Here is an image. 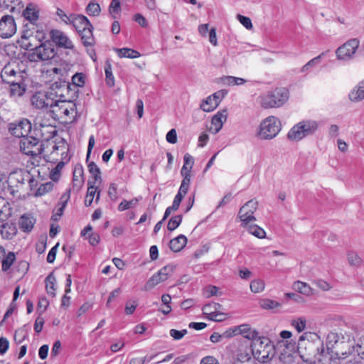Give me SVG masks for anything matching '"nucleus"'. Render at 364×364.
Segmentation results:
<instances>
[{"label": "nucleus", "instance_id": "f257e3e1", "mask_svg": "<svg viewBox=\"0 0 364 364\" xmlns=\"http://www.w3.org/2000/svg\"><path fill=\"white\" fill-rule=\"evenodd\" d=\"M317 121L307 119L294 125L287 134V138L292 141H299L305 137L314 135L318 129Z\"/></svg>", "mask_w": 364, "mask_h": 364}, {"label": "nucleus", "instance_id": "f03ea898", "mask_svg": "<svg viewBox=\"0 0 364 364\" xmlns=\"http://www.w3.org/2000/svg\"><path fill=\"white\" fill-rule=\"evenodd\" d=\"M61 96L60 98H62ZM52 113L58 119L63 120L65 122H73L77 117V103L75 100H55L53 106L51 107Z\"/></svg>", "mask_w": 364, "mask_h": 364}, {"label": "nucleus", "instance_id": "7ed1b4c3", "mask_svg": "<svg viewBox=\"0 0 364 364\" xmlns=\"http://www.w3.org/2000/svg\"><path fill=\"white\" fill-rule=\"evenodd\" d=\"M50 43L46 41L44 43H38L36 48L33 47L27 52L23 53L22 58H26L30 62L46 61L52 60L58 56V50L56 48L50 47Z\"/></svg>", "mask_w": 364, "mask_h": 364}, {"label": "nucleus", "instance_id": "20e7f679", "mask_svg": "<svg viewBox=\"0 0 364 364\" xmlns=\"http://www.w3.org/2000/svg\"><path fill=\"white\" fill-rule=\"evenodd\" d=\"M281 131V122L274 116H269L263 119L257 132V136L262 140H271Z\"/></svg>", "mask_w": 364, "mask_h": 364}, {"label": "nucleus", "instance_id": "39448f33", "mask_svg": "<svg viewBox=\"0 0 364 364\" xmlns=\"http://www.w3.org/2000/svg\"><path fill=\"white\" fill-rule=\"evenodd\" d=\"M31 183L33 178L30 173L23 169H18L12 171L8 177L7 183L9 190L11 194L18 191V188L22 186L25 182Z\"/></svg>", "mask_w": 364, "mask_h": 364}, {"label": "nucleus", "instance_id": "423d86ee", "mask_svg": "<svg viewBox=\"0 0 364 364\" xmlns=\"http://www.w3.org/2000/svg\"><path fill=\"white\" fill-rule=\"evenodd\" d=\"M39 139L34 136H26L20 141L21 151L33 157L41 155L43 151V144L39 143Z\"/></svg>", "mask_w": 364, "mask_h": 364}, {"label": "nucleus", "instance_id": "0eeeda50", "mask_svg": "<svg viewBox=\"0 0 364 364\" xmlns=\"http://www.w3.org/2000/svg\"><path fill=\"white\" fill-rule=\"evenodd\" d=\"M289 99L288 92H264L261 97V106L274 108L282 106Z\"/></svg>", "mask_w": 364, "mask_h": 364}, {"label": "nucleus", "instance_id": "6e6552de", "mask_svg": "<svg viewBox=\"0 0 364 364\" xmlns=\"http://www.w3.org/2000/svg\"><path fill=\"white\" fill-rule=\"evenodd\" d=\"M257 200H250L240 208L238 217L242 227H247L250 223L256 220L254 213L257 209Z\"/></svg>", "mask_w": 364, "mask_h": 364}, {"label": "nucleus", "instance_id": "1a4fd4ad", "mask_svg": "<svg viewBox=\"0 0 364 364\" xmlns=\"http://www.w3.org/2000/svg\"><path fill=\"white\" fill-rule=\"evenodd\" d=\"M50 39L48 40L50 43V47L55 46L58 48H63L66 49L73 50L75 46L70 39L63 31L58 29H51L49 32Z\"/></svg>", "mask_w": 364, "mask_h": 364}, {"label": "nucleus", "instance_id": "9d476101", "mask_svg": "<svg viewBox=\"0 0 364 364\" xmlns=\"http://www.w3.org/2000/svg\"><path fill=\"white\" fill-rule=\"evenodd\" d=\"M237 335H242L244 338L252 340V341L259 337V333L246 323L230 328L225 331V336L227 338H231Z\"/></svg>", "mask_w": 364, "mask_h": 364}, {"label": "nucleus", "instance_id": "9b49d317", "mask_svg": "<svg viewBox=\"0 0 364 364\" xmlns=\"http://www.w3.org/2000/svg\"><path fill=\"white\" fill-rule=\"evenodd\" d=\"M263 341L258 337L256 340L252 341L250 350L255 359L262 362L267 363L269 359V353L268 349L271 348L268 343L263 345Z\"/></svg>", "mask_w": 364, "mask_h": 364}, {"label": "nucleus", "instance_id": "f8f14e48", "mask_svg": "<svg viewBox=\"0 0 364 364\" xmlns=\"http://www.w3.org/2000/svg\"><path fill=\"white\" fill-rule=\"evenodd\" d=\"M17 31L15 19L11 15H4L0 19V37L6 39L12 37Z\"/></svg>", "mask_w": 364, "mask_h": 364}, {"label": "nucleus", "instance_id": "ddd939ff", "mask_svg": "<svg viewBox=\"0 0 364 364\" xmlns=\"http://www.w3.org/2000/svg\"><path fill=\"white\" fill-rule=\"evenodd\" d=\"M358 38H352L338 47L336 50V57L338 60H349L355 54L359 46Z\"/></svg>", "mask_w": 364, "mask_h": 364}, {"label": "nucleus", "instance_id": "4468645a", "mask_svg": "<svg viewBox=\"0 0 364 364\" xmlns=\"http://www.w3.org/2000/svg\"><path fill=\"white\" fill-rule=\"evenodd\" d=\"M346 345L345 338L343 336H340L338 333L331 331L326 336V347L328 350L335 353L337 355L339 354H346V352L341 351L342 346Z\"/></svg>", "mask_w": 364, "mask_h": 364}, {"label": "nucleus", "instance_id": "2eb2a0df", "mask_svg": "<svg viewBox=\"0 0 364 364\" xmlns=\"http://www.w3.org/2000/svg\"><path fill=\"white\" fill-rule=\"evenodd\" d=\"M56 92H35L31 97V103L38 109L53 107Z\"/></svg>", "mask_w": 364, "mask_h": 364}, {"label": "nucleus", "instance_id": "dca6fc26", "mask_svg": "<svg viewBox=\"0 0 364 364\" xmlns=\"http://www.w3.org/2000/svg\"><path fill=\"white\" fill-rule=\"evenodd\" d=\"M68 21L73 25L77 32H82L85 28L94 29L90 20L82 14H70Z\"/></svg>", "mask_w": 364, "mask_h": 364}, {"label": "nucleus", "instance_id": "f3484780", "mask_svg": "<svg viewBox=\"0 0 364 364\" xmlns=\"http://www.w3.org/2000/svg\"><path fill=\"white\" fill-rule=\"evenodd\" d=\"M10 130L14 136L23 139L28 136L31 130V124L30 121L24 119L18 123L14 124V127H11Z\"/></svg>", "mask_w": 364, "mask_h": 364}, {"label": "nucleus", "instance_id": "a211bd4d", "mask_svg": "<svg viewBox=\"0 0 364 364\" xmlns=\"http://www.w3.org/2000/svg\"><path fill=\"white\" fill-rule=\"evenodd\" d=\"M16 43L21 49L26 51L31 50L34 46L36 48V45L38 43V40L34 38V34L32 35V33L28 30L21 32V38L17 40Z\"/></svg>", "mask_w": 364, "mask_h": 364}, {"label": "nucleus", "instance_id": "6ab92c4d", "mask_svg": "<svg viewBox=\"0 0 364 364\" xmlns=\"http://www.w3.org/2000/svg\"><path fill=\"white\" fill-rule=\"evenodd\" d=\"M34 133L39 140L48 141L57 134L56 127L50 125H42L35 127Z\"/></svg>", "mask_w": 364, "mask_h": 364}, {"label": "nucleus", "instance_id": "aec40b11", "mask_svg": "<svg viewBox=\"0 0 364 364\" xmlns=\"http://www.w3.org/2000/svg\"><path fill=\"white\" fill-rule=\"evenodd\" d=\"M222 93L223 92H213V95L208 97L200 105L201 109L207 112L214 110L223 97V95H221Z\"/></svg>", "mask_w": 364, "mask_h": 364}, {"label": "nucleus", "instance_id": "412c9836", "mask_svg": "<svg viewBox=\"0 0 364 364\" xmlns=\"http://www.w3.org/2000/svg\"><path fill=\"white\" fill-rule=\"evenodd\" d=\"M95 184L96 183L95 181H89L87 183V186H88L87 191V194L85 197V201H84L85 205L86 207H89L92 205L95 195H96V199H95L96 203H97L98 200H100V191H97V187L96 186Z\"/></svg>", "mask_w": 364, "mask_h": 364}, {"label": "nucleus", "instance_id": "4be33fe9", "mask_svg": "<svg viewBox=\"0 0 364 364\" xmlns=\"http://www.w3.org/2000/svg\"><path fill=\"white\" fill-rule=\"evenodd\" d=\"M84 184V173L81 166H76L73 171V186L74 191L78 192Z\"/></svg>", "mask_w": 364, "mask_h": 364}, {"label": "nucleus", "instance_id": "5701e85b", "mask_svg": "<svg viewBox=\"0 0 364 364\" xmlns=\"http://www.w3.org/2000/svg\"><path fill=\"white\" fill-rule=\"evenodd\" d=\"M227 111L223 110L221 112H218L215 115L213 116L211 120V127L210 129L214 132V133H218L223 127V124L227 120Z\"/></svg>", "mask_w": 364, "mask_h": 364}, {"label": "nucleus", "instance_id": "b1692460", "mask_svg": "<svg viewBox=\"0 0 364 364\" xmlns=\"http://www.w3.org/2000/svg\"><path fill=\"white\" fill-rule=\"evenodd\" d=\"M221 305L218 303H210L205 304L203 307V313L209 315V318L213 321H220V318H218V316L222 315L221 314H218V311L220 309Z\"/></svg>", "mask_w": 364, "mask_h": 364}, {"label": "nucleus", "instance_id": "393cba45", "mask_svg": "<svg viewBox=\"0 0 364 364\" xmlns=\"http://www.w3.org/2000/svg\"><path fill=\"white\" fill-rule=\"evenodd\" d=\"M22 16L29 22L36 23L39 18V11L33 4L29 3L23 10Z\"/></svg>", "mask_w": 364, "mask_h": 364}, {"label": "nucleus", "instance_id": "a878e982", "mask_svg": "<svg viewBox=\"0 0 364 364\" xmlns=\"http://www.w3.org/2000/svg\"><path fill=\"white\" fill-rule=\"evenodd\" d=\"M16 232L17 228L14 223H6L0 226V234L4 239H12L16 235Z\"/></svg>", "mask_w": 364, "mask_h": 364}, {"label": "nucleus", "instance_id": "bb28decb", "mask_svg": "<svg viewBox=\"0 0 364 364\" xmlns=\"http://www.w3.org/2000/svg\"><path fill=\"white\" fill-rule=\"evenodd\" d=\"M252 353L250 348L245 347L244 348H240L236 355V358L233 363H246L249 361H255V358L252 357Z\"/></svg>", "mask_w": 364, "mask_h": 364}, {"label": "nucleus", "instance_id": "cd10ccee", "mask_svg": "<svg viewBox=\"0 0 364 364\" xmlns=\"http://www.w3.org/2000/svg\"><path fill=\"white\" fill-rule=\"evenodd\" d=\"M186 244L187 237L183 235H180L170 241L169 247L172 251L177 252L183 249Z\"/></svg>", "mask_w": 364, "mask_h": 364}, {"label": "nucleus", "instance_id": "c85d7f7f", "mask_svg": "<svg viewBox=\"0 0 364 364\" xmlns=\"http://www.w3.org/2000/svg\"><path fill=\"white\" fill-rule=\"evenodd\" d=\"M81 38L82 43L85 47L92 46L95 45V38L93 36V29L89 28L83 30L82 32L77 33Z\"/></svg>", "mask_w": 364, "mask_h": 364}, {"label": "nucleus", "instance_id": "c756f323", "mask_svg": "<svg viewBox=\"0 0 364 364\" xmlns=\"http://www.w3.org/2000/svg\"><path fill=\"white\" fill-rule=\"evenodd\" d=\"M184 164L181 170L183 178H191V171L193 165V159L189 154H186L183 157Z\"/></svg>", "mask_w": 364, "mask_h": 364}, {"label": "nucleus", "instance_id": "7c9ffc66", "mask_svg": "<svg viewBox=\"0 0 364 364\" xmlns=\"http://www.w3.org/2000/svg\"><path fill=\"white\" fill-rule=\"evenodd\" d=\"M35 223V219L28 215L24 214L19 219V227L23 232H30Z\"/></svg>", "mask_w": 364, "mask_h": 364}, {"label": "nucleus", "instance_id": "2f4dec72", "mask_svg": "<svg viewBox=\"0 0 364 364\" xmlns=\"http://www.w3.org/2000/svg\"><path fill=\"white\" fill-rule=\"evenodd\" d=\"M114 50L119 58L134 59L139 58L141 55L139 52L137 50L129 48H114Z\"/></svg>", "mask_w": 364, "mask_h": 364}, {"label": "nucleus", "instance_id": "473e14b6", "mask_svg": "<svg viewBox=\"0 0 364 364\" xmlns=\"http://www.w3.org/2000/svg\"><path fill=\"white\" fill-rule=\"evenodd\" d=\"M294 290L306 296L313 294V290L309 284L301 281L294 282L292 286Z\"/></svg>", "mask_w": 364, "mask_h": 364}, {"label": "nucleus", "instance_id": "72a5a7b5", "mask_svg": "<svg viewBox=\"0 0 364 364\" xmlns=\"http://www.w3.org/2000/svg\"><path fill=\"white\" fill-rule=\"evenodd\" d=\"M11 215V210L9 203L0 196V222L6 220Z\"/></svg>", "mask_w": 364, "mask_h": 364}, {"label": "nucleus", "instance_id": "f704fd0d", "mask_svg": "<svg viewBox=\"0 0 364 364\" xmlns=\"http://www.w3.org/2000/svg\"><path fill=\"white\" fill-rule=\"evenodd\" d=\"M326 55V52H322L318 56L312 58L308 63H306L301 69V73H307L310 71L313 68L318 65L321 63L322 58Z\"/></svg>", "mask_w": 364, "mask_h": 364}, {"label": "nucleus", "instance_id": "c9c22d12", "mask_svg": "<svg viewBox=\"0 0 364 364\" xmlns=\"http://www.w3.org/2000/svg\"><path fill=\"white\" fill-rule=\"evenodd\" d=\"M55 283L56 279L53 273H50L46 278V289L47 293L52 296V297L55 296Z\"/></svg>", "mask_w": 364, "mask_h": 364}, {"label": "nucleus", "instance_id": "e433bc0d", "mask_svg": "<svg viewBox=\"0 0 364 364\" xmlns=\"http://www.w3.org/2000/svg\"><path fill=\"white\" fill-rule=\"evenodd\" d=\"M141 199L142 198L139 196L134 198L131 200H123L118 205V210L124 211L129 208H134Z\"/></svg>", "mask_w": 364, "mask_h": 364}, {"label": "nucleus", "instance_id": "4c0bfd02", "mask_svg": "<svg viewBox=\"0 0 364 364\" xmlns=\"http://www.w3.org/2000/svg\"><path fill=\"white\" fill-rule=\"evenodd\" d=\"M105 80L106 84L109 87H112L114 85V77L112 71V65L107 60L105 65Z\"/></svg>", "mask_w": 364, "mask_h": 364}, {"label": "nucleus", "instance_id": "58836bf2", "mask_svg": "<svg viewBox=\"0 0 364 364\" xmlns=\"http://www.w3.org/2000/svg\"><path fill=\"white\" fill-rule=\"evenodd\" d=\"M261 308L266 310H271L281 306V304L277 301L269 299H262L259 301Z\"/></svg>", "mask_w": 364, "mask_h": 364}, {"label": "nucleus", "instance_id": "ea45409f", "mask_svg": "<svg viewBox=\"0 0 364 364\" xmlns=\"http://www.w3.org/2000/svg\"><path fill=\"white\" fill-rule=\"evenodd\" d=\"M220 82L224 85H242L245 82V80L241 77H237L233 76H224L220 78Z\"/></svg>", "mask_w": 364, "mask_h": 364}, {"label": "nucleus", "instance_id": "a19ab883", "mask_svg": "<svg viewBox=\"0 0 364 364\" xmlns=\"http://www.w3.org/2000/svg\"><path fill=\"white\" fill-rule=\"evenodd\" d=\"M247 229V231L253 235L254 236L258 237V238H264L265 237L266 232L265 231L259 227L257 225H251L250 223L247 225V227H245Z\"/></svg>", "mask_w": 364, "mask_h": 364}, {"label": "nucleus", "instance_id": "79ce46f5", "mask_svg": "<svg viewBox=\"0 0 364 364\" xmlns=\"http://www.w3.org/2000/svg\"><path fill=\"white\" fill-rule=\"evenodd\" d=\"M164 282V280L162 279L161 275L159 274V273L154 274L146 283L144 286V289L146 291L151 289L154 288L156 285L159 284V283Z\"/></svg>", "mask_w": 364, "mask_h": 364}, {"label": "nucleus", "instance_id": "37998d69", "mask_svg": "<svg viewBox=\"0 0 364 364\" xmlns=\"http://www.w3.org/2000/svg\"><path fill=\"white\" fill-rule=\"evenodd\" d=\"M89 172L92 175L93 180L92 181H95V183L98 181H101L102 178L100 176L101 172L97 164L94 162H91L88 164Z\"/></svg>", "mask_w": 364, "mask_h": 364}, {"label": "nucleus", "instance_id": "c03bdc74", "mask_svg": "<svg viewBox=\"0 0 364 364\" xmlns=\"http://www.w3.org/2000/svg\"><path fill=\"white\" fill-rule=\"evenodd\" d=\"M86 12L89 16H97L100 15L101 9L99 4L90 1L87 6Z\"/></svg>", "mask_w": 364, "mask_h": 364}, {"label": "nucleus", "instance_id": "a18cd8bd", "mask_svg": "<svg viewBox=\"0 0 364 364\" xmlns=\"http://www.w3.org/2000/svg\"><path fill=\"white\" fill-rule=\"evenodd\" d=\"M16 256L14 252H9L6 257L1 260L2 262V270L7 271L10 269L11 266L13 264L15 261Z\"/></svg>", "mask_w": 364, "mask_h": 364}, {"label": "nucleus", "instance_id": "49530a36", "mask_svg": "<svg viewBox=\"0 0 364 364\" xmlns=\"http://www.w3.org/2000/svg\"><path fill=\"white\" fill-rule=\"evenodd\" d=\"M182 218L181 215H175L170 218L167 224V229L169 231H173L176 229L181 223Z\"/></svg>", "mask_w": 364, "mask_h": 364}, {"label": "nucleus", "instance_id": "de8ad7c7", "mask_svg": "<svg viewBox=\"0 0 364 364\" xmlns=\"http://www.w3.org/2000/svg\"><path fill=\"white\" fill-rule=\"evenodd\" d=\"M250 287L253 293H259L264 289V282L262 279H254L250 282Z\"/></svg>", "mask_w": 364, "mask_h": 364}, {"label": "nucleus", "instance_id": "09e8293b", "mask_svg": "<svg viewBox=\"0 0 364 364\" xmlns=\"http://www.w3.org/2000/svg\"><path fill=\"white\" fill-rule=\"evenodd\" d=\"M175 266L172 264H168L161 268L159 272V274L161 275L162 279L166 281L173 272Z\"/></svg>", "mask_w": 364, "mask_h": 364}, {"label": "nucleus", "instance_id": "8fccbe9b", "mask_svg": "<svg viewBox=\"0 0 364 364\" xmlns=\"http://www.w3.org/2000/svg\"><path fill=\"white\" fill-rule=\"evenodd\" d=\"M73 85L77 87H82L85 83V75L82 73H76L72 77Z\"/></svg>", "mask_w": 364, "mask_h": 364}, {"label": "nucleus", "instance_id": "3c124183", "mask_svg": "<svg viewBox=\"0 0 364 364\" xmlns=\"http://www.w3.org/2000/svg\"><path fill=\"white\" fill-rule=\"evenodd\" d=\"M348 263L353 266H360L362 263L361 258L358 255L353 251L348 252L347 254Z\"/></svg>", "mask_w": 364, "mask_h": 364}, {"label": "nucleus", "instance_id": "603ef678", "mask_svg": "<svg viewBox=\"0 0 364 364\" xmlns=\"http://www.w3.org/2000/svg\"><path fill=\"white\" fill-rule=\"evenodd\" d=\"M291 326H294L299 333H301L304 331L306 327V320L302 317L292 320Z\"/></svg>", "mask_w": 364, "mask_h": 364}, {"label": "nucleus", "instance_id": "864d4df0", "mask_svg": "<svg viewBox=\"0 0 364 364\" xmlns=\"http://www.w3.org/2000/svg\"><path fill=\"white\" fill-rule=\"evenodd\" d=\"M190 183H191V178H183L181 184L180 186V188H179L177 195H178V196L181 195V197L184 198V196L188 191Z\"/></svg>", "mask_w": 364, "mask_h": 364}, {"label": "nucleus", "instance_id": "5fc2aeb1", "mask_svg": "<svg viewBox=\"0 0 364 364\" xmlns=\"http://www.w3.org/2000/svg\"><path fill=\"white\" fill-rule=\"evenodd\" d=\"M1 7L9 9V11L13 14H20L21 12L23 13V5L20 6H13L6 4V1H3V4L0 3Z\"/></svg>", "mask_w": 364, "mask_h": 364}, {"label": "nucleus", "instance_id": "6e6d98bb", "mask_svg": "<svg viewBox=\"0 0 364 364\" xmlns=\"http://www.w3.org/2000/svg\"><path fill=\"white\" fill-rule=\"evenodd\" d=\"M109 13L112 15L114 18H116L113 14H118L121 11V4L119 0H112L109 7Z\"/></svg>", "mask_w": 364, "mask_h": 364}, {"label": "nucleus", "instance_id": "4d7b16f0", "mask_svg": "<svg viewBox=\"0 0 364 364\" xmlns=\"http://www.w3.org/2000/svg\"><path fill=\"white\" fill-rule=\"evenodd\" d=\"M237 18L240 23L247 29H252L253 26L251 19L245 16L238 14Z\"/></svg>", "mask_w": 364, "mask_h": 364}, {"label": "nucleus", "instance_id": "13d9d810", "mask_svg": "<svg viewBox=\"0 0 364 364\" xmlns=\"http://www.w3.org/2000/svg\"><path fill=\"white\" fill-rule=\"evenodd\" d=\"M34 31V38H36V40H38V43H41L47 41L46 33L42 29H39L38 26Z\"/></svg>", "mask_w": 364, "mask_h": 364}, {"label": "nucleus", "instance_id": "bf43d9fd", "mask_svg": "<svg viewBox=\"0 0 364 364\" xmlns=\"http://www.w3.org/2000/svg\"><path fill=\"white\" fill-rule=\"evenodd\" d=\"M53 184L51 183H46L39 186L37 189L36 195L37 196H43L46 193L49 192L53 188Z\"/></svg>", "mask_w": 364, "mask_h": 364}, {"label": "nucleus", "instance_id": "052dcab7", "mask_svg": "<svg viewBox=\"0 0 364 364\" xmlns=\"http://www.w3.org/2000/svg\"><path fill=\"white\" fill-rule=\"evenodd\" d=\"M70 198V189H68L64 194H63L60 198V202L58 204V207H61L65 209L68 200Z\"/></svg>", "mask_w": 364, "mask_h": 364}, {"label": "nucleus", "instance_id": "680f3d73", "mask_svg": "<svg viewBox=\"0 0 364 364\" xmlns=\"http://www.w3.org/2000/svg\"><path fill=\"white\" fill-rule=\"evenodd\" d=\"M314 283L323 291H328L332 288L331 285L323 279L315 280Z\"/></svg>", "mask_w": 364, "mask_h": 364}, {"label": "nucleus", "instance_id": "e2e57ef3", "mask_svg": "<svg viewBox=\"0 0 364 364\" xmlns=\"http://www.w3.org/2000/svg\"><path fill=\"white\" fill-rule=\"evenodd\" d=\"M108 196L112 200L117 199V186L112 183L109 185L108 188Z\"/></svg>", "mask_w": 364, "mask_h": 364}, {"label": "nucleus", "instance_id": "0e129e2a", "mask_svg": "<svg viewBox=\"0 0 364 364\" xmlns=\"http://www.w3.org/2000/svg\"><path fill=\"white\" fill-rule=\"evenodd\" d=\"M187 333V330L183 329L182 331H178L176 329H171L170 336L175 340L181 339Z\"/></svg>", "mask_w": 364, "mask_h": 364}, {"label": "nucleus", "instance_id": "69168bd1", "mask_svg": "<svg viewBox=\"0 0 364 364\" xmlns=\"http://www.w3.org/2000/svg\"><path fill=\"white\" fill-rule=\"evenodd\" d=\"M27 336V333L23 329H19L15 332L14 340L16 342L22 343Z\"/></svg>", "mask_w": 364, "mask_h": 364}, {"label": "nucleus", "instance_id": "338daca9", "mask_svg": "<svg viewBox=\"0 0 364 364\" xmlns=\"http://www.w3.org/2000/svg\"><path fill=\"white\" fill-rule=\"evenodd\" d=\"M166 141L170 144H176L177 142V134L174 129H171L166 134Z\"/></svg>", "mask_w": 364, "mask_h": 364}, {"label": "nucleus", "instance_id": "774afa93", "mask_svg": "<svg viewBox=\"0 0 364 364\" xmlns=\"http://www.w3.org/2000/svg\"><path fill=\"white\" fill-rule=\"evenodd\" d=\"M348 97L351 102H358L364 100V92H350Z\"/></svg>", "mask_w": 364, "mask_h": 364}]
</instances>
